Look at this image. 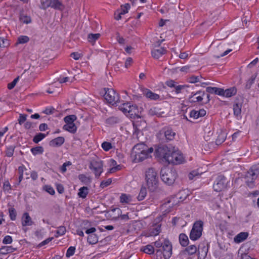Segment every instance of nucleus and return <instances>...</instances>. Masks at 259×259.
<instances>
[{
  "label": "nucleus",
  "mask_w": 259,
  "mask_h": 259,
  "mask_svg": "<svg viewBox=\"0 0 259 259\" xmlns=\"http://www.w3.org/2000/svg\"><path fill=\"white\" fill-rule=\"evenodd\" d=\"M198 95H202V96H204L205 95L204 92H202L201 91H197L196 93H192L191 95L189 98V100L191 102V100H194V97L195 96Z\"/></svg>",
  "instance_id": "obj_56"
},
{
  "label": "nucleus",
  "mask_w": 259,
  "mask_h": 259,
  "mask_svg": "<svg viewBox=\"0 0 259 259\" xmlns=\"http://www.w3.org/2000/svg\"><path fill=\"white\" fill-rule=\"evenodd\" d=\"M204 96H202V95H198V96L194 98V100H191V102H201L203 100V97Z\"/></svg>",
  "instance_id": "obj_62"
},
{
  "label": "nucleus",
  "mask_w": 259,
  "mask_h": 259,
  "mask_svg": "<svg viewBox=\"0 0 259 259\" xmlns=\"http://www.w3.org/2000/svg\"><path fill=\"white\" fill-rule=\"evenodd\" d=\"M248 234L247 232H241L234 238V241L236 243H240L245 240L248 237Z\"/></svg>",
  "instance_id": "obj_24"
},
{
  "label": "nucleus",
  "mask_w": 259,
  "mask_h": 259,
  "mask_svg": "<svg viewBox=\"0 0 259 259\" xmlns=\"http://www.w3.org/2000/svg\"><path fill=\"white\" fill-rule=\"evenodd\" d=\"M175 204H176V203L174 200V198H170L169 200H167L164 203H163L162 207L163 208H166L168 207H172Z\"/></svg>",
  "instance_id": "obj_39"
},
{
  "label": "nucleus",
  "mask_w": 259,
  "mask_h": 259,
  "mask_svg": "<svg viewBox=\"0 0 259 259\" xmlns=\"http://www.w3.org/2000/svg\"><path fill=\"white\" fill-rule=\"evenodd\" d=\"M50 7L60 11H63L65 8V6L62 4L61 0H51Z\"/></svg>",
  "instance_id": "obj_14"
},
{
  "label": "nucleus",
  "mask_w": 259,
  "mask_h": 259,
  "mask_svg": "<svg viewBox=\"0 0 259 259\" xmlns=\"http://www.w3.org/2000/svg\"><path fill=\"white\" fill-rule=\"evenodd\" d=\"M228 182L226 181V178L223 175L219 176L214 184L213 189L217 192H220L223 189H225L227 187Z\"/></svg>",
  "instance_id": "obj_10"
},
{
  "label": "nucleus",
  "mask_w": 259,
  "mask_h": 259,
  "mask_svg": "<svg viewBox=\"0 0 259 259\" xmlns=\"http://www.w3.org/2000/svg\"><path fill=\"white\" fill-rule=\"evenodd\" d=\"M89 166L95 174L96 178H99L103 171V162L101 160H92Z\"/></svg>",
  "instance_id": "obj_7"
},
{
  "label": "nucleus",
  "mask_w": 259,
  "mask_h": 259,
  "mask_svg": "<svg viewBox=\"0 0 259 259\" xmlns=\"http://www.w3.org/2000/svg\"><path fill=\"white\" fill-rule=\"evenodd\" d=\"M147 195V190L145 187H142L137 198L139 201L143 200Z\"/></svg>",
  "instance_id": "obj_38"
},
{
  "label": "nucleus",
  "mask_w": 259,
  "mask_h": 259,
  "mask_svg": "<svg viewBox=\"0 0 259 259\" xmlns=\"http://www.w3.org/2000/svg\"><path fill=\"white\" fill-rule=\"evenodd\" d=\"M131 106V103H125L122 104V105L119 107V110L122 111L124 114H126L128 113L129 109H130Z\"/></svg>",
  "instance_id": "obj_34"
},
{
  "label": "nucleus",
  "mask_w": 259,
  "mask_h": 259,
  "mask_svg": "<svg viewBox=\"0 0 259 259\" xmlns=\"http://www.w3.org/2000/svg\"><path fill=\"white\" fill-rule=\"evenodd\" d=\"M64 141L63 137H58L50 141L49 145L52 147H59L64 143Z\"/></svg>",
  "instance_id": "obj_18"
},
{
  "label": "nucleus",
  "mask_w": 259,
  "mask_h": 259,
  "mask_svg": "<svg viewBox=\"0 0 259 259\" xmlns=\"http://www.w3.org/2000/svg\"><path fill=\"white\" fill-rule=\"evenodd\" d=\"M206 91L209 94H214L222 96L223 93V89L208 87L206 88Z\"/></svg>",
  "instance_id": "obj_21"
},
{
  "label": "nucleus",
  "mask_w": 259,
  "mask_h": 259,
  "mask_svg": "<svg viewBox=\"0 0 259 259\" xmlns=\"http://www.w3.org/2000/svg\"><path fill=\"white\" fill-rule=\"evenodd\" d=\"M49 134V132H47V134H42L41 133H39L37 134H36L33 139V142L35 143H38L40 141H41L43 139H44L46 135H48Z\"/></svg>",
  "instance_id": "obj_31"
},
{
  "label": "nucleus",
  "mask_w": 259,
  "mask_h": 259,
  "mask_svg": "<svg viewBox=\"0 0 259 259\" xmlns=\"http://www.w3.org/2000/svg\"><path fill=\"white\" fill-rule=\"evenodd\" d=\"M172 245L167 239H165L163 242L162 249L163 250V255L164 259H169L172 254Z\"/></svg>",
  "instance_id": "obj_11"
},
{
  "label": "nucleus",
  "mask_w": 259,
  "mask_h": 259,
  "mask_svg": "<svg viewBox=\"0 0 259 259\" xmlns=\"http://www.w3.org/2000/svg\"><path fill=\"white\" fill-rule=\"evenodd\" d=\"M143 95L145 96L146 98L151 100H156L159 98V95L154 93L148 89H145L144 91Z\"/></svg>",
  "instance_id": "obj_22"
},
{
  "label": "nucleus",
  "mask_w": 259,
  "mask_h": 259,
  "mask_svg": "<svg viewBox=\"0 0 259 259\" xmlns=\"http://www.w3.org/2000/svg\"><path fill=\"white\" fill-rule=\"evenodd\" d=\"M102 147L105 151H108L112 148V145L109 142H104L102 144Z\"/></svg>",
  "instance_id": "obj_51"
},
{
  "label": "nucleus",
  "mask_w": 259,
  "mask_h": 259,
  "mask_svg": "<svg viewBox=\"0 0 259 259\" xmlns=\"http://www.w3.org/2000/svg\"><path fill=\"white\" fill-rule=\"evenodd\" d=\"M140 250L149 254H153L154 252V247L150 244L142 247Z\"/></svg>",
  "instance_id": "obj_26"
},
{
  "label": "nucleus",
  "mask_w": 259,
  "mask_h": 259,
  "mask_svg": "<svg viewBox=\"0 0 259 259\" xmlns=\"http://www.w3.org/2000/svg\"><path fill=\"white\" fill-rule=\"evenodd\" d=\"M89 193V189L87 187L83 186L79 189L78 196L81 198H86Z\"/></svg>",
  "instance_id": "obj_28"
},
{
  "label": "nucleus",
  "mask_w": 259,
  "mask_h": 259,
  "mask_svg": "<svg viewBox=\"0 0 259 259\" xmlns=\"http://www.w3.org/2000/svg\"><path fill=\"white\" fill-rule=\"evenodd\" d=\"M242 104L237 103L233 106L234 114L236 116H238L241 114Z\"/></svg>",
  "instance_id": "obj_32"
},
{
  "label": "nucleus",
  "mask_w": 259,
  "mask_h": 259,
  "mask_svg": "<svg viewBox=\"0 0 259 259\" xmlns=\"http://www.w3.org/2000/svg\"><path fill=\"white\" fill-rule=\"evenodd\" d=\"M179 241L180 244L183 247H186L189 244V239L188 236L184 233H181L180 234Z\"/></svg>",
  "instance_id": "obj_25"
},
{
  "label": "nucleus",
  "mask_w": 259,
  "mask_h": 259,
  "mask_svg": "<svg viewBox=\"0 0 259 259\" xmlns=\"http://www.w3.org/2000/svg\"><path fill=\"white\" fill-rule=\"evenodd\" d=\"M20 20L23 23L29 24L31 22V19L29 16L24 14H21L20 16Z\"/></svg>",
  "instance_id": "obj_41"
},
{
  "label": "nucleus",
  "mask_w": 259,
  "mask_h": 259,
  "mask_svg": "<svg viewBox=\"0 0 259 259\" xmlns=\"http://www.w3.org/2000/svg\"><path fill=\"white\" fill-rule=\"evenodd\" d=\"M15 147L13 146L8 147L6 151V156L8 157H11L13 156Z\"/></svg>",
  "instance_id": "obj_49"
},
{
  "label": "nucleus",
  "mask_w": 259,
  "mask_h": 259,
  "mask_svg": "<svg viewBox=\"0 0 259 259\" xmlns=\"http://www.w3.org/2000/svg\"><path fill=\"white\" fill-rule=\"evenodd\" d=\"M206 114V111L203 109H200L198 111L193 110L190 113V117L194 119H197L200 117H203Z\"/></svg>",
  "instance_id": "obj_16"
},
{
  "label": "nucleus",
  "mask_w": 259,
  "mask_h": 259,
  "mask_svg": "<svg viewBox=\"0 0 259 259\" xmlns=\"http://www.w3.org/2000/svg\"><path fill=\"white\" fill-rule=\"evenodd\" d=\"M197 251V248L195 245H191L187 246L185 249L181 251L179 253L180 257L186 256L187 254L192 255L195 254Z\"/></svg>",
  "instance_id": "obj_12"
},
{
  "label": "nucleus",
  "mask_w": 259,
  "mask_h": 259,
  "mask_svg": "<svg viewBox=\"0 0 259 259\" xmlns=\"http://www.w3.org/2000/svg\"><path fill=\"white\" fill-rule=\"evenodd\" d=\"M19 79V76H18L16 78H15L12 82L8 83V88L9 90L13 89L16 85V84L17 83V82L18 81Z\"/></svg>",
  "instance_id": "obj_53"
},
{
  "label": "nucleus",
  "mask_w": 259,
  "mask_h": 259,
  "mask_svg": "<svg viewBox=\"0 0 259 259\" xmlns=\"http://www.w3.org/2000/svg\"><path fill=\"white\" fill-rule=\"evenodd\" d=\"M70 56L71 57H72L74 59L76 60H78L81 56V54L78 53V52L72 53Z\"/></svg>",
  "instance_id": "obj_63"
},
{
  "label": "nucleus",
  "mask_w": 259,
  "mask_h": 259,
  "mask_svg": "<svg viewBox=\"0 0 259 259\" xmlns=\"http://www.w3.org/2000/svg\"><path fill=\"white\" fill-rule=\"evenodd\" d=\"M51 1V0H40V8L45 10L50 7Z\"/></svg>",
  "instance_id": "obj_47"
},
{
  "label": "nucleus",
  "mask_w": 259,
  "mask_h": 259,
  "mask_svg": "<svg viewBox=\"0 0 259 259\" xmlns=\"http://www.w3.org/2000/svg\"><path fill=\"white\" fill-rule=\"evenodd\" d=\"M157 156L164 159L169 163L178 164L182 163L184 158L178 151H174L166 146L159 147L155 150Z\"/></svg>",
  "instance_id": "obj_1"
},
{
  "label": "nucleus",
  "mask_w": 259,
  "mask_h": 259,
  "mask_svg": "<svg viewBox=\"0 0 259 259\" xmlns=\"http://www.w3.org/2000/svg\"><path fill=\"white\" fill-rule=\"evenodd\" d=\"M127 113L130 115L131 117H135V116L140 117V116L138 115L139 110L138 106L136 105H131Z\"/></svg>",
  "instance_id": "obj_23"
},
{
  "label": "nucleus",
  "mask_w": 259,
  "mask_h": 259,
  "mask_svg": "<svg viewBox=\"0 0 259 259\" xmlns=\"http://www.w3.org/2000/svg\"><path fill=\"white\" fill-rule=\"evenodd\" d=\"M131 200V197L130 195L122 194L120 196V202L122 203H128Z\"/></svg>",
  "instance_id": "obj_36"
},
{
  "label": "nucleus",
  "mask_w": 259,
  "mask_h": 259,
  "mask_svg": "<svg viewBox=\"0 0 259 259\" xmlns=\"http://www.w3.org/2000/svg\"><path fill=\"white\" fill-rule=\"evenodd\" d=\"M161 180L168 186L172 185L178 177L176 170L174 168L165 166L160 171Z\"/></svg>",
  "instance_id": "obj_2"
},
{
  "label": "nucleus",
  "mask_w": 259,
  "mask_h": 259,
  "mask_svg": "<svg viewBox=\"0 0 259 259\" xmlns=\"http://www.w3.org/2000/svg\"><path fill=\"white\" fill-rule=\"evenodd\" d=\"M75 251V247L74 246L69 247L67 250V252L66 253V256L67 257H69L71 256H72L74 254Z\"/></svg>",
  "instance_id": "obj_48"
},
{
  "label": "nucleus",
  "mask_w": 259,
  "mask_h": 259,
  "mask_svg": "<svg viewBox=\"0 0 259 259\" xmlns=\"http://www.w3.org/2000/svg\"><path fill=\"white\" fill-rule=\"evenodd\" d=\"M166 52L164 48H160L159 49H155L151 52L152 57L156 59H159L161 56L165 54Z\"/></svg>",
  "instance_id": "obj_20"
},
{
  "label": "nucleus",
  "mask_w": 259,
  "mask_h": 259,
  "mask_svg": "<svg viewBox=\"0 0 259 259\" xmlns=\"http://www.w3.org/2000/svg\"><path fill=\"white\" fill-rule=\"evenodd\" d=\"M33 224L31 217L28 212L23 213L22 217V225L24 226H31Z\"/></svg>",
  "instance_id": "obj_15"
},
{
  "label": "nucleus",
  "mask_w": 259,
  "mask_h": 259,
  "mask_svg": "<svg viewBox=\"0 0 259 259\" xmlns=\"http://www.w3.org/2000/svg\"><path fill=\"white\" fill-rule=\"evenodd\" d=\"M12 238L9 235L6 236L3 240V243L5 244H10L12 243Z\"/></svg>",
  "instance_id": "obj_58"
},
{
  "label": "nucleus",
  "mask_w": 259,
  "mask_h": 259,
  "mask_svg": "<svg viewBox=\"0 0 259 259\" xmlns=\"http://www.w3.org/2000/svg\"><path fill=\"white\" fill-rule=\"evenodd\" d=\"M98 241V238L96 234H90L88 237V242L91 244H95Z\"/></svg>",
  "instance_id": "obj_33"
},
{
  "label": "nucleus",
  "mask_w": 259,
  "mask_h": 259,
  "mask_svg": "<svg viewBox=\"0 0 259 259\" xmlns=\"http://www.w3.org/2000/svg\"><path fill=\"white\" fill-rule=\"evenodd\" d=\"M66 228L64 226H60L58 228V229L56 231V233L58 235L61 236L63 235L66 232Z\"/></svg>",
  "instance_id": "obj_54"
},
{
  "label": "nucleus",
  "mask_w": 259,
  "mask_h": 259,
  "mask_svg": "<svg viewBox=\"0 0 259 259\" xmlns=\"http://www.w3.org/2000/svg\"><path fill=\"white\" fill-rule=\"evenodd\" d=\"M148 188L151 191H155L158 187V177L156 171L153 168H148L145 174Z\"/></svg>",
  "instance_id": "obj_3"
},
{
  "label": "nucleus",
  "mask_w": 259,
  "mask_h": 259,
  "mask_svg": "<svg viewBox=\"0 0 259 259\" xmlns=\"http://www.w3.org/2000/svg\"><path fill=\"white\" fill-rule=\"evenodd\" d=\"M176 135L175 132L169 127H164L161 129L157 134V137L161 139H165L166 141L172 140L175 138Z\"/></svg>",
  "instance_id": "obj_9"
},
{
  "label": "nucleus",
  "mask_w": 259,
  "mask_h": 259,
  "mask_svg": "<svg viewBox=\"0 0 259 259\" xmlns=\"http://www.w3.org/2000/svg\"><path fill=\"white\" fill-rule=\"evenodd\" d=\"M55 111V109L54 107H50L46 108V109L43 111V113H44L45 114H46L47 115H49V114H53Z\"/></svg>",
  "instance_id": "obj_57"
},
{
  "label": "nucleus",
  "mask_w": 259,
  "mask_h": 259,
  "mask_svg": "<svg viewBox=\"0 0 259 259\" xmlns=\"http://www.w3.org/2000/svg\"><path fill=\"white\" fill-rule=\"evenodd\" d=\"M71 165V163L70 161H68V162L64 163L62 165V166L61 167V171L63 173L66 172V170H67L66 167L67 166H69V165Z\"/></svg>",
  "instance_id": "obj_61"
},
{
  "label": "nucleus",
  "mask_w": 259,
  "mask_h": 259,
  "mask_svg": "<svg viewBox=\"0 0 259 259\" xmlns=\"http://www.w3.org/2000/svg\"><path fill=\"white\" fill-rule=\"evenodd\" d=\"M120 122V119L115 116H111L106 120V123L109 125H113Z\"/></svg>",
  "instance_id": "obj_27"
},
{
  "label": "nucleus",
  "mask_w": 259,
  "mask_h": 259,
  "mask_svg": "<svg viewBox=\"0 0 259 259\" xmlns=\"http://www.w3.org/2000/svg\"><path fill=\"white\" fill-rule=\"evenodd\" d=\"M149 114L151 115H156L157 116H162L163 112H160L159 109L156 107H154L150 109Z\"/></svg>",
  "instance_id": "obj_35"
},
{
  "label": "nucleus",
  "mask_w": 259,
  "mask_h": 259,
  "mask_svg": "<svg viewBox=\"0 0 259 259\" xmlns=\"http://www.w3.org/2000/svg\"><path fill=\"white\" fill-rule=\"evenodd\" d=\"M100 36V33H91L88 35V39L89 41L91 42H94L99 38Z\"/></svg>",
  "instance_id": "obj_44"
},
{
  "label": "nucleus",
  "mask_w": 259,
  "mask_h": 259,
  "mask_svg": "<svg viewBox=\"0 0 259 259\" xmlns=\"http://www.w3.org/2000/svg\"><path fill=\"white\" fill-rule=\"evenodd\" d=\"M256 77V74H253L248 80V81H247L246 85H245V88L246 89H250L252 84L253 83H254V82Z\"/></svg>",
  "instance_id": "obj_40"
},
{
  "label": "nucleus",
  "mask_w": 259,
  "mask_h": 259,
  "mask_svg": "<svg viewBox=\"0 0 259 259\" xmlns=\"http://www.w3.org/2000/svg\"><path fill=\"white\" fill-rule=\"evenodd\" d=\"M147 146L143 143H139L136 145L133 148L132 154L134 153H140L139 152H142L147 151Z\"/></svg>",
  "instance_id": "obj_19"
},
{
  "label": "nucleus",
  "mask_w": 259,
  "mask_h": 259,
  "mask_svg": "<svg viewBox=\"0 0 259 259\" xmlns=\"http://www.w3.org/2000/svg\"><path fill=\"white\" fill-rule=\"evenodd\" d=\"M236 93L237 89L235 87H231L226 90L223 89V93L222 96L230 98L235 95Z\"/></svg>",
  "instance_id": "obj_17"
},
{
  "label": "nucleus",
  "mask_w": 259,
  "mask_h": 259,
  "mask_svg": "<svg viewBox=\"0 0 259 259\" xmlns=\"http://www.w3.org/2000/svg\"><path fill=\"white\" fill-rule=\"evenodd\" d=\"M45 190L51 195H54L55 194V190L53 187L50 186H45Z\"/></svg>",
  "instance_id": "obj_60"
},
{
  "label": "nucleus",
  "mask_w": 259,
  "mask_h": 259,
  "mask_svg": "<svg viewBox=\"0 0 259 259\" xmlns=\"http://www.w3.org/2000/svg\"><path fill=\"white\" fill-rule=\"evenodd\" d=\"M77 117L75 115H70L66 116L64 118V121L66 123L63 126V129L71 133L74 134L77 131V127L74 121L76 120Z\"/></svg>",
  "instance_id": "obj_6"
},
{
  "label": "nucleus",
  "mask_w": 259,
  "mask_h": 259,
  "mask_svg": "<svg viewBox=\"0 0 259 259\" xmlns=\"http://www.w3.org/2000/svg\"><path fill=\"white\" fill-rule=\"evenodd\" d=\"M111 211L115 213V216L113 217V219L115 220H116L118 219H119V216L121 215V214L122 213L121 210L120 208H112V209H111Z\"/></svg>",
  "instance_id": "obj_46"
},
{
  "label": "nucleus",
  "mask_w": 259,
  "mask_h": 259,
  "mask_svg": "<svg viewBox=\"0 0 259 259\" xmlns=\"http://www.w3.org/2000/svg\"><path fill=\"white\" fill-rule=\"evenodd\" d=\"M259 175V164L253 165L245 175V182L251 186Z\"/></svg>",
  "instance_id": "obj_4"
},
{
  "label": "nucleus",
  "mask_w": 259,
  "mask_h": 259,
  "mask_svg": "<svg viewBox=\"0 0 259 259\" xmlns=\"http://www.w3.org/2000/svg\"><path fill=\"white\" fill-rule=\"evenodd\" d=\"M111 183L112 180L111 179H108L106 181H103L100 184V187L104 188L110 185Z\"/></svg>",
  "instance_id": "obj_55"
},
{
  "label": "nucleus",
  "mask_w": 259,
  "mask_h": 259,
  "mask_svg": "<svg viewBox=\"0 0 259 259\" xmlns=\"http://www.w3.org/2000/svg\"><path fill=\"white\" fill-rule=\"evenodd\" d=\"M140 153H134L132 154V156L134 158V161L135 162H139L143 161L147 158H148V152L147 151L139 152Z\"/></svg>",
  "instance_id": "obj_13"
},
{
  "label": "nucleus",
  "mask_w": 259,
  "mask_h": 259,
  "mask_svg": "<svg viewBox=\"0 0 259 259\" xmlns=\"http://www.w3.org/2000/svg\"><path fill=\"white\" fill-rule=\"evenodd\" d=\"M78 179L83 184L88 185L91 182V179L84 174H80L78 176Z\"/></svg>",
  "instance_id": "obj_30"
},
{
  "label": "nucleus",
  "mask_w": 259,
  "mask_h": 259,
  "mask_svg": "<svg viewBox=\"0 0 259 259\" xmlns=\"http://www.w3.org/2000/svg\"><path fill=\"white\" fill-rule=\"evenodd\" d=\"M105 99L112 105L116 104L119 101V95L112 89L105 88Z\"/></svg>",
  "instance_id": "obj_8"
},
{
  "label": "nucleus",
  "mask_w": 259,
  "mask_h": 259,
  "mask_svg": "<svg viewBox=\"0 0 259 259\" xmlns=\"http://www.w3.org/2000/svg\"><path fill=\"white\" fill-rule=\"evenodd\" d=\"M190 83H196L199 80V76H192L189 78V81Z\"/></svg>",
  "instance_id": "obj_64"
},
{
  "label": "nucleus",
  "mask_w": 259,
  "mask_h": 259,
  "mask_svg": "<svg viewBox=\"0 0 259 259\" xmlns=\"http://www.w3.org/2000/svg\"><path fill=\"white\" fill-rule=\"evenodd\" d=\"M26 117H27L26 114H20L19 118L18 119V122L20 125H21L23 123H24V122L26 120Z\"/></svg>",
  "instance_id": "obj_59"
},
{
  "label": "nucleus",
  "mask_w": 259,
  "mask_h": 259,
  "mask_svg": "<svg viewBox=\"0 0 259 259\" xmlns=\"http://www.w3.org/2000/svg\"><path fill=\"white\" fill-rule=\"evenodd\" d=\"M44 148L42 146H37L31 149V151L34 155L41 154L44 152Z\"/></svg>",
  "instance_id": "obj_37"
},
{
  "label": "nucleus",
  "mask_w": 259,
  "mask_h": 259,
  "mask_svg": "<svg viewBox=\"0 0 259 259\" xmlns=\"http://www.w3.org/2000/svg\"><path fill=\"white\" fill-rule=\"evenodd\" d=\"M226 139V135L225 133H221L219 135L218 138L216 139V144L219 145L221 144L222 143H223Z\"/></svg>",
  "instance_id": "obj_42"
},
{
  "label": "nucleus",
  "mask_w": 259,
  "mask_h": 259,
  "mask_svg": "<svg viewBox=\"0 0 259 259\" xmlns=\"http://www.w3.org/2000/svg\"><path fill=\"white\" fill-rule=\"evenodd\" d=\"M29 40V38L27 36H20L18 38V42L19 44H25Z\"/></svg>",
  "instance_id": "obj_50"
},
{
  "label": "nucleus",
  "mask_w": 259,
  "mask_h": 259,
  "mask_svg": "<svg viewBox=\"0 0 259 259\" xmlns=\"http://www.w3.org/2000/svg\"><path fill=\"white\" fill-rule=\"evenodd\" d=\"M9 212L11 220L15 221L17 217V212L16 209L14 207H11L9 208Z\"/></svg>",
  "instance_id": "obj_43"
},
{
  "label": "nucleus",
  "mask_w": 259,
  "mask_h": 259,
  "mask_svg": "<svg viewBox=\"0 0 259 259\" xmlns=\"http://www.w3.org/2000/svg\"><path fill=\"white\" fill-rule=\"evenodd\" d=\"M187 87H188V86L185 85H176V87L175 88V92H176V94H180V93H182V90H185Z\"/></svg>",
  "instance_id": "obj_52"
},
{
  "label": "nucleus",
  "mask_w": 259,
  "mask_h": 259,
  "mask_svg": "<svg viewBox=\"0 0 259 259\" xmlns=\"http://www.w3.org/2000/svg\"><path fill=\"white\" fill-rule=\"evenodd\" d=\"M203 222L201 221L195 222L190 233L191 240L195 241L198 240L202 235L203 231Z\"/></svg>",
  "instance_id": "obj_5"
},
{
  "label": "nucleus",
  "mask_w": 259,
  "mask_h": 259,
  "mask_svg": "<svg viewBox=\"0 0 259 259\" xmlns=\"http://www.w3.org/2000/svg\"><path fill=\"white\" fill-rule=\"evenodd\" d=\"M15 248L11 246H3L0 248V253L3 254H6L8 253H12L15 250Z\"/></svg>",
  "instance_id": "obj_29"
},
{
  "label": "nucleus",
  "mask_w": 259,
  "mask_h": 259,
  "mask_svg": "<svg viewBox=\"0 0 259 259\" xmlns=\"http://www.w3.org/2000/svg\"><path fill=\"white\" fill-rule=\"evenodd\" d=\"M130 8V5L128 4H126L124 6H121V9L118 10V11H119L120 14L124 15L128 12V10Z\"/></svg>",
  "instance_id": "obj_45"
}]
</instances>
